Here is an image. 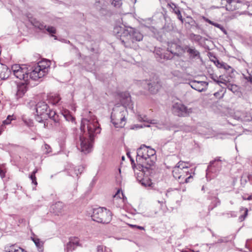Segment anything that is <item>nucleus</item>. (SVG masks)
Masks as SVG:
<instances>
[{
	"label": "nucleus",
	"mask_w": 252,
	"mask_h": 252,
	"mask_svg": "<svg viewBox=\"0 0 252 252\" xmlns=\"http://www.w3.org/2000/svg\"><path fill=\"white\" fill-rule=\"evenodd\" d=\"M139 181L141 182L142 185L144 187H150L152 184L151 181L149 179L141 178Z\"/></svg>",
	"instance_id": "nucleus-30"
},
{
	"label": "nucleus",
	"mask_w": 252,
	"mask_h": 252,
	"mask_svg": "<svg viewBox=\"0 0 252 252\" xmlns=\"http://www.w3.org/2000/svg\"><path fill=\"white\" fill-rule=\"evenodd\" d=\"M95 182H96V179H95V178H94V179L92 180V183H95Z\"/></svg>",
	"instance_id": "nucleus-60"
},
{
	"label": "nucleus",
	"mask_w": 252,
	"mask_h": 252,
	"mask_svg": "<svg viewBox=\"0 0 252 252\" xmlns=\"http://www.w3.org/2000/svg\"><path fill=\"white\" fill-rule=\"evenodd\" d=\"M245 78L248 81L252 83V74H251V73L249 74V76L248 77H245Z\"/></svg>",
	"instance_id": "nucleus-49"
},
{
	"label": "nucleus",
	"mask_w": 252,
	"mask_h": 252,
	"mask_svg": "<svg viewBox=\"0 0 252 252\" xmlns=\"http://www.w3.org/2000/svg\"><path fill=\"white\" fill-rule=\"evenodd\" d=\"M91 217L93 220L95 221L108 223L112 220V213L105 208L99 207L93 209Z\"/></svg>",
	"instance_id": "nucleus-5"
},
{
	"label": "nucleus",
	"mask_w": 252,
	"mask_h": 252,
	"mask_svg": "<svg viewBox=\"0 0 252 252\" xmlns=\"http://www.w3.org/2000/svg\"><path fill=\"white\" fill-rule=\"evenodd\" d=\"M165 26L167 27V28H168L169 30H172L173 29V24L172 23H168V20L169 19L167 17L165 16Z\"/></svg>",
	"instance_id": "nucleus-39"
},
{
	"label": "nucleus",
	"mask_w": 252,
	"mask_h": 252,
	"mask_svg": "<svg viewBox=\"0 0 252 252\" xmlns=\"http://www.w3.org/2000/svg\"><path fill=\"white\" fill-rule=\"evenodd\" d=\"M125 98L122 100L123 106L115 107L111 113V122L116 127H123L126 124L125 115L126 113V107H130L131 104V97L128 94H124Z\"/></svg>",
	"instance_id": "nucleus-3"
},
{
	"label": "nucleus",
	"mask_w": 252,
	"mask_h": 252,
	"mask_svg": "<svg viewBox=\"0 0 252 252\" xmlns=\"http://www.w3.org/2000/svg\"><path fill=\"white\" fill-rule=\"evenodd\" d=\"M191 109L185 105L176 102L174 104V115L179 117H187L191 113Z\"/></svg>",
	"instance_id": "nucleus-12"
},
{
	"label": "nucleus",
	"mask_w": 252,
	"mask_h": 252,
	"mask_svg": "<svg viewBox=\"0 0 252 252\" xmlns=\"http://www.w3.org/2000/svg\"><path fill=\"white\" fill-rule=\"evenodd\" d=\"M244 214L240 216V217L239 218L240 221H243L248 215V209L245 208V209H244Z\"/></svg>",
	"instance_id": "nucleus-42"
},
{
	"label": "nucleus",
	"mask_w": 252,
	"mask_h": 252,
	"mask_svg": "<svg viewBox=\"0 0 252 252\" xmlns=\"http://www.w3.org/2000/svg\"><path fill=\"white\" fill-rule=\"evenodd\" d=\"M218 64H220V66H219L220 67H223L224 68H225L226 69H227L228 68H230V66L228 65L227 64H226V63H218Z\"/></svg>",
	"instance_id": "nucleus-48"
},
{
	"label": "nucleus",
	"mask_w": 252,
	"mask_h": 252,
	"mask_svg": "<svg viewBox=\"0 0 252 252\" xmlns=\"http://www.w3.org/2000/svg\"><path fill=\"white\" fill-rule=\"evenodd\" d=\"M51 121H53L51 125H53L55 130L59 133L61 138H65L68 134L70 123L67 121L58 120L56 116H53V118Z\"/></svg>",
	"instance_id": "nucleus-7"
},
{
	"label": "nucleus",
	"mask_w": 252,
	"mask_h": 252,
	"mask_svg": "<svg viewBox=\"0 0 252 252\" xmlns=\"http://www.w3.org/2000/svg\"><path fill=\"white\" fill-rule=\"evenodd\" d=\"M234 5L235 6H236V2H235V1H234V4H233V5H232V7H234Z\"/></svg>",
	"instance_id": "nucleus-61"
},
{
	"label": "nucleus",
	"mask_w": 252,
	"mask_h": 252,
	"mask_svg": "<svg viewBox=\"0 0 252 252\" xmlns=\"http://www.w3.org/2000/svg\"><path fill=\"white\" fill-rule=\"evenodd\" d=\"M211 78L219 85H220V83L225 84V80H218L217 79L218 77L214 74L211 75Z\"/></svg>",
	"instance_id": "nucleus-37"
},
{
	"label": "nucleus",
	"mask_w": 252,
	"mask_h": 252,
	"mask_svg": "<svg viewBox=\"0 0 252 252\" xmlns=\"http://www.w3.org/2000/svg\"><path fill=\"white\" fill-rule=\"evenodd\" d=\"M244 214L240 216V217L239 218L240 221H243L248 215V209L245 208V209H244Z\"/></svg>",
	"instance_id": "nucleus-41"
},
{
	"label": "nucleus",
	"mask_w": 252,
	"mask_h": 252,
	"mask_svg": "<svg viewBox=\"0 0 252 252\" xmlns=\"http://www.w3.org/2000/svg\"><path fill=\"white\" fill-rule=\"evenodd\" d=\"M83 171V167L82 166L76 167L74 169V174L76 175V176H78L79 174H81Z\"/></svg>",
	"instance_id": "nucleus-35"
},
{
	"label": "nucleus",
	"mask_w": 252,
	"mask_h": 252,
	"mask_svg": "<svg viewBox=\"0 0 252 252\" xmlns=\"http://www.w3.org/2000/svg\"><path fill=\"white\" fill-rule=\"evenodd\" d=\"M147 164H148L149 169H152V166L154 165L156 159V151L151 148L149 146H147Z\"/></svg>",
	"instance_id": "nucleus-17"
},
{
	"label": "nucleus",
	"mask_w": 252,
	"mask_h": 252,
	"mask_svg": "<svg viewBox=\"0 0 252 252\" xmlns=\"http://www.w3.org/2000/svg\"><path fill=\"white\" fill-rule=\"evenodd\" d=\"M61 99V98L59 96V95H55V98L52 102L53 104H57L58 103H59V102L60 101Z\"/></svg>",
	"instance_id": "nucleus-47"
},
{
	"label": "nucleus",
	"mask_w": 252,
	"mask_h": 252,
	"mask_svg": "<svg viewBox=\"0 0 252 252\" xmlns=\"http://www.w3.org/2000/svg\"><path fill=\"white\" fill-rule=\"evenodd\" d=\"M63 117L65 119L64 121L68 122L69 123L70 122H73L75 121V118L73 117L69 113H66L65 112L63 114Z\"/></svg>",
	"instance_id": "nucleus-27"
},
{
	"label": "nucleus",
	"mask_w": 252,
	"mask_h": 252,
	"mask_svg": "<svg viewBox=\"0 0 252 252\" xmlns=\"http://www.w3.org/2000/svg\"><path fill=\"white\" fill-rule=\"evenodd\" d=\"M208 85V83L205 81H197L193 80L190 82V87L199 92L205 91Z\"/></svg>",
	"instance_id": "nucleus-16"
},
{
	"label": "nucleus",
	"mask_w": 252,
	"mask_h": 252,
	"mask_svg": "<svg viewBox=\"0 0 252 252\" xmlns=\"http://www.w3.org/2000/svg\"><path fill=\"white\" fill-rule=\"evenodd\" d=\"M205 21L207 22V23H209L210 24L212 25H213V26H215V24L216 23H214V22L210 20L209 19H207V18H204Z\"/></svg>",
	"instance_id": "nucleus-50"
},
{
	"label": "nucleus",
	"mask_w": 252,
	"mask_h": 252,
	"mask_svg": "<svg viewBox=\"0 0 252 252\" xmlns=\"http://www.w3.org/2000/svg\"><path fill=\"white\" fill-rule=\"evenodd\" d=\"M248 200H252V195L249 196L247 198Z\"/></svg>",
	"instance_id": "nucleus-59"
},
{
	"label": "nucleus",
	"mask_w": 252,
	"mask_h": 252,
	"mask_svg": "<svg viewBox=\"0 0 252 252\" xmlns=\"http://www.w3.org/2000/svg\"><path fill=\"white\" fill-rule=\"evenodd\" d=\"M131 164L133 169L135 171V174H137L138 177H141L142 176L148 177L151 175L152 173L150 172V170H142L140 168H138V163H137V165L135 164L134 160L132 158H130V159Z\"/></svg>",
	"instance_id": "nucleus-14"
},
{
	"label": "nucleus",
	"mask_w": 252,
	"mask_h": 252,
	"mask_svg": "<svg viewBox=\"0 0 252 252\" xmlns=\"http://www.w3.org/2000/svg\"><path fill=\"white\" fill-rule=\"evenodd\" d=\"M224 8V6H221V7H220V6H214V5H213V6H212L211 7V9H219V8Z\"/></svg>",
	"instance_id": "nucleus-53"
},
{
	"label": "nucleus",
	"mask_w": 252,
	"mask_h": 252,
	"mask_svg": "<svg viewBox=\"0 0 252 252\" xmlns=\"http://www.w3.org/2000/svg\"><path fill=\"white\" fill-rule=\"evenodd\" d=\"M113 32L125 47L134 50L139 48L137 42L142 40L143 35L138 30L131 27L125 29L121 27H116Z\"/></svg>",
	"instance_id": "nucleus-2"
},
{
	"label": "nucleus",
	"mask_w": 252,
	"mask_h": 252,
	"mask_svg": "<svg viewBox=\"0 0 252 252\" xmlns=\"http://www.w3.org/2000/svg\"><path fill=\"white\" fill-rule=\"evenodd\" d=\"M178 181L180 183H188L189 182V180L192 178V176L190 175L188 177H186L185 176L181 175L178 177Z\"/></svg>",
	"instance_id": "nucleus-25"
},
{
	"label": "nucleus",
	"mask_w": 252,
	"mask_h": 252,
	"mask_svg": "<svg viewBox=\"0 0 252 252\" xmlns=\"http://www.w3.org/2000/svg\"><path fill=\"white\" fill-rule=\"evenodd\" d=\"M97 252H108L105 247L103 246H98L97 248Z\"/></svg>",
	"instance_id": "nucleus-43"
},
{
	"label": "nucleus",
	"mask_w": 252,
	"mask_h": 252,
	"mask_svg": "<svg viewBox=\"0 0 252 252\" xmlns=\"http://www.w3.org/2000/svg\"><path fill=\"white\" fill-rule=\"evenodd\" d=\"M231 216H232V217H236V216H235V215H231Z\"/></svg>",
	"instance_id": "nucleus-62"
},
{
	"label": "nucleus",
	"mask_w": 252,
	"mask_h": 252,
	"mask_svg": "<svg viewBox=\"0 0 252 252\" xmlns=\"http://www.w3.org/2000/svg\"><path fill=\"white\" fill-rule=\"evenodd\" d=\"M172 42L168 43V47L166 50H163L160 48L156 47L154 50L155 57L158 62H162L161 60H171L173 58V52L171 49L170 44Z\"/></svg>",
	"instance_id": "nucleus-9"
},
{
	"label": "nucleus",
	"mask_w": 252,
	"mask_h": 252,
	"mask_svg": "<svg viewBox=\"0 0 252 252\" xmlns=\"http://www.w3.org/2000/svg\"><path fill=\"white\" fill-rule=\"evenodd\" d=\"M16 252H27V251H26L24 249L19 247V248H18V249H17Z\"/></svg>",
	"instance_id": "nucleus-54"
},
{
	"label": "nucleus",
	"mask_w": 252,
	"mask_h": 252,
	"mask_svg": "<svg viewBox=\"0 0 252 252\" xmlns=\"http://www.w3.org/2000/svg\"><path fill=\"white\" fill-rule=\"evenodd\" d=\"M147 146L144 144L142 145L137 150L136 161L138 163V168L142 170H150V172L152 173V169H149L147 164Z\"/></svg>",
	"instance_id": "nucleus-8"
},
{
	"label": "nucleus",
	"mask_w": 252,
	"mask_h": 252,
	"mask_svg": "<svg viewBox=\"0 0 252 252\" xmlns=\"http://www.w3.org/2000/svg\"><path fill=\"white\" fill-rule=\"evenodd\" d=\"M126 155L127 156V157L129 158V159H130V158H132L130 156V154L129 152H127L126 153Z\"/></svg>",
	"instance_id": "nucleus-57"
},
{
	"label": "nucleus",
	"mask_w": 252,
	"mask_h": 252,
	"mask_svg": "<svg viewBox=\"0 0 252 252\" xmlns=\"http://www.w3.org/2000/svg\"><path fill=\"white\" fill-rule=\"evenodd\" d=\"M222 160L220 159V157L216 158L214 160L210 162L206 170L207 175L208 172L217 173L219 172L222 166Z\"/></svg>",
	"instance_id": "nucleus-13"
},
{
	"label": "nucleus",
	"mask_w": 252,
	"mask_h": 252,
	"mask_svg": "<svg viewBox=\"0 0 252 252\" xmlns=\"http://www.w3.org/2000/svg\"><path fill=\"white\" fill-rule=\"evenodd\" d=\"M137 119L139 121L148 122V118L145 115H139Z\"/></svg>",
	"instance_id": "nucleus-44"
},
{
	"label": "nucleus",
	"mask_w": 252,
	"mask_h": 252,
	"mask_svg": "<svg viewBox=\"0 0 252 252\" xmlns=\"http://www.w3.org/2000/svg\"><path fill=\"white\" fill-rule=\"evenodd\" d=\"M32 71L30 72V79L33 80L38 79L44 76L48 72L49 62L41 61L38 63H32Z\"/></svg>",
	"instance_id": "nucleus-4"
},
{
	"label": "nucleus",
	"mask_w": 252,
	"mask_h": 252,
	"mask_svg": "<svg viewBox=\"0 0 252 252\" xmlns=\"http://www.w3.org/2000/svg\"><path fill=\"white\" fill-rule=\"evenodd\" d=\"M110 2L116 7H120L122 4L121 0H110Z\"/></svg>",
	"instance_id": "nucleus-33"
},
{
	"label": "nucleus",
	"mask_w": 252,
	"mask_h": 252,
	"mask_svg": "<svg viewBox=\"0 0 252 252\" xmlns=\"http://www.w3.org/2000/svg\"><path fill=\"white\" fill-rule=\"evenodd\" d=\"M186 52L190 59H198L200 58V52L194 47L188 46Z\"/></svg>",
	"instance_id": "nucleus-20"
},
{
	"label": "nucleus",
	"mask_w": 252,
	"mask_h": 252,
	"mask_svg": "<svg viewBox=\"0 0 252 252\" xmlns=\"http://www.w3.org/2000/svg\"><path fill=\"white\" fill-rule=\"evenodd\" d=\"M214 26L218 28H219V29H220L225 34H227L226 30L221 25L218 23H216Z\"/></svg>",
	"instance_id": "nucleus-40"
},
{
	"label": "nucleus",
	"mask_w": 252,
	"mask_h": 252,
	"mask_svg": "<svg viewBox=\"0 0 252 252\" xmlns=\"http://www.w3.org/2000/svg\"><path fill=\"white\" fill-rule=\"evenodd\" d=\"M174 7V14L176 15L177 18L181 21L182 23H183L184 22V19L182 18L180 11L175 9L176 6L175 5Z\"/></svg>",
	"instance_id": "nucleus-34"
},
{
	"label": "nucleus",
	"mask_w": 252,
	"mask_h": 252,
	"mask_svg": "<svg viewBox=\"0 0 252 252\" xmlns=\"http://www.w3.org/2000/svg\"><path fill=\"white\" fill-rule=\"evenodd\" d=\"M224 84L226 86L228 89L229 90L232 91V92L234 93V92L237 91L238 88H237V86L236 85H232V84H230L229 83H227L226 82V81H225Z\"/></svg>",
	"instance_id": "nucleus-28"
},
{
	"label": "nucleus",
	"mask_w": 252,
	"mask_h": 252,
	"mask_svg": "<svg viewBox=\"0 0 252 252\" xmlns=\"http://www.w3.org/2000/svg\"><path fill=\"white\" fill-rule=\"evenodd\" d=\"M245 114L246 116L244 117L245 121H251L252 120V117L249 113L246 112Z\"/></svg>",
	"instance_id": "nucleus-46"
},
{
	"label": "nucleus",
	"mask_w": 252,
	"mask_h": 252,
	"mask_svg": "<svg viewBox=\"0 0 252 252\" xmlns=\"http://www.w3.org/2000/svg\"><path fill=\"white\" fill-rule=\"evenodd\" d=\"M63 206V203L61 202H56L55 204L53 205L52 208L54 213L58 215L59 213L61 212Z\"/></svg>",
	"instance_id": "nucleus-23"
},
{
	"label": "nucleus",
	"mask_w": 252,
	"mask_h": 252,
	"mask_svg": "<svg viewBox=\"0 0 252 252\" xmlns=\"http://www.w3.org/2000/svg\"><path fill=\"white\" fill-rule=\"evenodd\" d=\"M119 191H118L117 192V193H116V194L114 195V196H113V197H114V198H116L117 197L118 194H119Z\"/></svg>",
	"instance_id": "nucleus-58"
},
{
	"label": "nucleus",
	"mask_w": 252,
	"mask_h": 252,
	"mask_svg": "<svg viewBox=\"0 0 252 252\" xmlns=\"http://www.w3.org/2000/svg\"><path fill=\"white\" fill-rule=\"evenodd\" d=\"M42 149L45 154H49L52 151L51 147L46 143H44L42 146Z\"/></svg>",
	"instance_id": "nucleus-31"
},
{
	"label": "nucleus",
	"mask_w": 252,
	"mask_h": 252,
	"mask_svg": "<svg viewBox=\"0 0 252 252\" xmlns=\"http://www.w3.org/2000/svg\"><path fill=\"white\" fill-rule=\"evenodd\" d=\"M27 91V87L23 84L17 87L16 93L17 98L22 97Z\"/></svg>",
	"instance_id": "nucleus-22"
},
{
	"label": "nucleus",
	"mask_w": 252,
	"mask_h": 252,
	"mask_svg": "<svg viewBox=\"0 0 252 252\" xmlns=\"http://www.w3.org/2000/svg\"><path fill=\"white\" fill-rule=\"evenodd\" d=\"M33 25L35 28H38L40 30H44L46 28V25H44L43 23L39 21L35 22Z\"/></svg>",
	"instance_id": "nucleus-29"
},
{
	"label": "nucleus",
	"mask_w": 252,
	"mask_h": 252,
	"mask_svg": "<svg viewBox=\"0 0 252 252\" xmlns=\"http://www.w3.org/2000/svg\"><path fill=\"white\" fill-rule=\"evenodd\" d=\"M144 83L146 85V86L144 87L148 89L152 94H157L161 87V82L158 78L149 81H145Z\"/></svg>",
	"instance_id": "nucleus-11"
},
{
	"label": "nucleus",
	"mask_w": 252,
	"mask_h": 252,
	"mask_svg": "<svg viewBox=\"0 0 252 252\" xmlns=\"http://www.w3.org/2000/svg\"><path fill=\"white\" fill-rule=\"evenodd\" d=\"M131 164L133 169L135 171V174H137L138 177H141L142 176L148 177L151 175L152 173L150 172V170H142L140 168H138V163H137V165L135 164L134 160L132 158H130V159Z\"/></svg>",
	"instance_id": "nucleus-15"
},
{
	"label": "nucleus",
	"mask_w": 252,
	"mask_h": 252,
	"mask_svg": "<svg viewBox=\"0 0 252 252\" xmlns=\"http://www.w3.org/2000/svg\"><path fill=\"white\" fill-rule=\"evenodd\" d=\"M32 240L34 243L36 247L39 250L41 249L43 246V243L40 240V239L38 238L35 237H32Z\"/></svg>",
	"instance_id": "nucleus-24"
},
{
	"label": "nucleus",
	"mask_w": 252,
	"mask_h": 252,
	"mask_svg": "<svg viewBox=\"0 0 252 252\" xmlns=\"http://www.w3.org/2000/svg\"><path fill=\"white\" fill-rule=\"evenodd\" d=\"M174 56H182L186 52L188 45H183L181 43L174 44Z\"/></svg>",
	"instance_id": "nucleus-19"
},
{
	"label": "nucleus",
	"mask_w": 252,
	"mask_h": 252,
	"mask_svg": "<svg viewBox=\"0 0 252 252\" xmlns=\"http://www.w3.org/2000/svg\"><path fill=\"white\" fill-rule=\"evenodd\" d=\"M145 126L149 127V126H150L149 125H146V126Z\"/></svg>",
	"instance_id": "nucleus-63"
},
{
	"label": "nucleus",
	"mask_w": 252,
	"mask_h": 252,
	"mask_svg": "<svg viewBox=\"0 0 252 252\" xmlns=\"http://www.w3.org/2000/svg\"><path fill=\"white\" fill-rule=\"evenodd\" d=\"M187 164L188 163L185 162L181 161H179L177 163V165L174 166V172L177 173V172H178L179 173H181V171L184 169H188V166Z\"/></svg>",
	"instance_id": "nucleus-21"
},
{
	"label": "nucleus",
	"mask_w": 252,
	"mask_h": 252,
	"mask_svg": "<svg viewBox=\"0 0 252 252\" xmlns=\"http://www.w3.org/2000/svg\"><path fill=\"white\" fill-rule=\"evenodd\" d=\"M125 158L124 157H122V159L124 160Z\"/></svg>",
	"instance_id": "nucleus-64"
},
{
	"label": "nucleus",
	"mask_w": 252,
	"mask_h": 252,
	"mask_svg": "<svg viewBox=\"0 0 252 252\" xmlns=\"http://www.w3.org/2000/svg\"><path fill=\"white\" fill-rule=\"evenodd\" d=\"M79 246V241L78 238L77 237H71L69 238V241L65 246V251L67 252H72Z\"/></svg>",
	"instance_id": "nucleus-18"
},
{
	"label": "nucleus",
	"mask_w": 252,
	"mask_h": 252,
	"mask_svg": "<svg viewBox=\"0 0 252 252\" xmlns=\"http://www.w3.org/2000/svg\"><path fill=\"white\" fill-rule=\"evenodd\" d=\"M38 169L37 168L34 169V170L32 172V174L35 175L37 172Z\"/></svg>",
	"instance_id": "nucleus-55"
},
{
	"label": "nucleus",
	"mask_w": 252,
	"mask_h": 252,
	"mask_svg": "<svg viewBox=\"0 0 252 252\" xmlns=\"http://www.w3.org/2000/svg\"><path fill=\"white\" fill-rule=\"evenodd\" d=\"M0 176H1V177L3 178V177H4L5 176V173L4 172H3V171L0 169Z\"/></svg>",
	"instance_id": "nucleus-52"
},
{
	"label": "nucleus",
	"mask_w": 252,
	"mask_h": 252,
	"mask_svg": "<svg viewBox=\"0 0 252 252\" xmlns=\"http://www.w3.org/2000/svg\"><path fill=\"white\" fill-rule=\"evenodd\" d=\"M48 32L52 34V36H54L53 34H55L56 32L55 28L52 26L46 27L45 29Z\"/></svg>",
	"instance_id": "nucleus-36"
},
{
	"label": "nucleus",
	"mask_w": 252,
	"mask_h": 252,
	"mask_svg": "<svg viewBox=\"0 0 252 252\" xmlns=\"http://www.w3.org/2000/svg\"><path fill=\"white\" fill-rule=\"evenodd\" d=\"M31 65L15 64L11 66V70L14 76L20 80L27 82L30 78V72L32 71Z\"/></svg>",
	"instance_id": "nucleus-6"
},
{
	"label": "nucleus",
	"mask_w": 252,
	"mask_h": 252,
	"mask_svg": "<svg viewBox=\"0 0 252 252\" xmlns=\"http://www.w3.org/2000/svg\"><path fill=\"white\" fill-rule=\"evenodd\" d=\"M171 4L173 5V3L172 2H167V6L170 8H172Z\"/></svg>",
	"instance_id": "nucleus-56"
},
{
	"label": "nucleus",
	"mask_w": 252,
	"mask_h": 252,
	"mask_svg": "<svg viewBox=\"0 0 252 252\" xmlns=\"http://www.w3.org/2000/svg\"><path fill=\"white\" fill-rule=\"evenodd\" d=\"M48 117V116H41L39 114H37L36 113V116H35V120L37 122L39 123H43L44 122V120L46 119V118Z\"/></svg>",
	"instance_id": "nucleus-32"
},
{
	"label": "nucleus",
	"mask_w": 252,
	"mask_h": 252,
	"mask_svg": "<svg viewBox=\"0 0 252 252\" xmlns=\"http://www.w3.org/2000/svg\"><path fill=\"white\" fill-rule=\"evenodd\" d=\"M30 178L31 180L32 181V183L34 184V185H36L37 184V183L36 181V177L35 175H33L31 173V174L30 176Z\"/></svg>",
	"instance_id": "nucleus-45"
},
{
	"label": "nucleus",
	"mask_w": 252,
	"mask_h": 252,
	"mask_svg": "<svg viewBox=\"0 0 252 252\" xmlns=\"http://www.w3.org/2000/svg\"><path fill=\"white\" fill-rule=\"evenodd\" d=\"M130 226L132 227H136L138 229H140V230H144V228L143 226H138L136 225H132V224L130 225Z\"/></svg>",
	"instance_id": "nucleus-51"
},
{
	"label": "nucleus",
	"mask_w": 252,
	"mask_h": 252,
	"mask_svg": "<svg viewBox=\"0 0 252 252\" xmlns=\"http://www.w3.org/2000/svg\"><path fill=\"white\" fill-rule=\"evenodd\" d=\"M18 248L19 247L16 245H12L6 246L4 249L6 252H16Z\"/></svg>",
	"instance_id": "nucleus-26"
},
{
	"label": "nucleus",
	"mask_w": 252,
	"mask_h": 252,
	"mask_svg": "<svg viewBox=\"0 0 252 252\" xmlns=\"http://www.w3.org/2000/svg\"><path fill=\"white\" fill-rule=\"evenodd\" d=\"M48 106L45 102L41 101L36 105V113L41 116H48L50 120L53 118V116H56L55 111L48 110Z\"/></svg>",
	"instance_id": "nucleus-10"
},
{
	"label": "nucleus",
	"mask_w": 252,
	"mask_h": 252,
	"mask_svg": "<svg viewBox=\"0 0 252 252\" xmlns=\"http://www.w3.org/2000/svg\"><path fill=\"white\" fill-rule=\"evenodd\" d=\"M12 120H14L13 116L8 115L7 119L3 121V124L8 125L11 123Z\"/></svg>",
	"instance_id": "nucleus-38"
},
{
	"label": "nucleus",
	"mask_w": 252,
	"mask_h": 252,
	"mask_svg": "<svg viewBox=\"0 0 252 252\" xmlns=\"http://www.w3.org/2000/svg\"><path fill=\"white\" fill-rule=\"evenodd\" d=\"M81 133L77 142V147L85 154L91 152L94 136L100 133L101 128L94 116L83 118L80 126Z\"/></svg>",
	"instance_id": "nucleus-1"
}]
</instances>
